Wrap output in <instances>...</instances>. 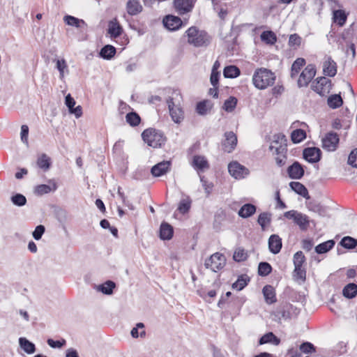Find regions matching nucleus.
Masks as SVG:
<instances>
[{
	"instance_id": "nucleus-16",
	"label": "nucleus",
	"mask_w": 357,
	"mask_h": 357,
	"mask_svg": "<svg viewBox=\"0 0 357 357\" xmlns=\"http://www.w3.org/2000/svg\"><path fill=\"white\" fill-rule=\"evenodd\" d=\"M192 165L198 172H204L209 168L208 160L203 155H195Z\"/></svg>"
},
{
	"instance_id": "nucleus-53",
	"label": "nucleus",
	"mask_w": 357,
	"mask_h": 357,
	"mask_svg": "<svg viewBox=\"0 0 357 357\" xmlns=\"http://www.w3.org/2000/svg\"><path fill=\"white\" fill-rule=\"evenodd\" d=\"M144 327V326L142 323H138L136 327L132 329L131 335L135 338H137L139 336L144 337L145 335Z\"/></svg>"
},
{
	"instance_id": "nucleus-42",
	"label": "nucleus",
	"mask_w": 357,
	"mask_h": 357,
	"mask_svg": "<svg viewBox=\"0 0 357 357\" xmlns=\"http://www.w3.org/2000/svg\"><path fill=\"white\" fill-rule=\"evenodd\" d=\"M340 244L347 249H353L357 246V240L351 236H344L341 240Z\"/></svg>"
},
{
	"instance_id": "nucleus-40",
	"label": "nucleus",
	"mask_w": 357,
	"mask_h": 357,
	"mask_svg": "<svg viewBox=\"0 0 357 357\" xmlns=\"http://www.w3.org/2000/svg\"><path fill=\"white\" fill-rule=\"evenodd\" d=\"M291 137L294 143H300L306 137V133L302 129H296L291 132Z\"/></svg>"
},
{
	"instance_id": "nucleus-31",
	"label": "nucleus",
	"mask_w": 357,
	"mask_h": 357,
	"mask_svg": "<svg viewBox=\"0 0 357 357\" xmlns=\"http://www.w3.org/2000/svg\"><path fill=\"white\" fill-rule=\"evenodd\" d=\"M56 68L59 72V78L63 79L65 75L69 73L67 63L64 59H57L56 61Z\"/></svg>"
},
{
	"instance_id": "nucleus-14",
	"label": "nucleus",
	"mask_w": 357,
	"mask_h": 357,
	"mask_svg": "<svg viewBox=\"0 0 357 357\" xmlns=\"http://www.w3.org/2000/svg\"><path fill=\"white\" fill-rule=\"evenodd\" d=\"M170 165L169 161L159 162L151 168V174L155 177L161 176L169 171Z\"/></svg>"
},
{
	"instance_id": "nucleus-36",
	"label": "nucleus",
	"mask_w": 357,
	"mask_h": 357,
	"mask_svg": "<svg viewBox=\"0 0 357 357\" xmlns=\"http://www.w3.org/2000/svg\"><path fill=\"white\" fill-rule=\"evenodd\" d=\"M271 221V214L269 213H261L259 217L257 222L259 225L261 227L263 230H265L267 226L269 225Z\"/></svg>"
},
{
	"instance_id": "nucleus-12",
	"label": "nucleus",
	"mask_w": 357,
	"mask_h": 357,
	"mask_svg": "<svg viewBox=\"0 0 357 357\" xmlns=\"http://www.w3.org/2000/svg\"><path fill=\"white\" fill-rule=\"evenodd\" d=\"M303 158L311 163L318 162L321 158V150L316 147H308L303 150Z\"/></svg>"
},
{
	"instance_id": "nucleus-28",
	"label": "nucleus",
	"mask_w": 357,
	"mask_h": 357,
	"mask_svg": "<svg viewBox=\"0 0 357 357\" xmlns=\"http://www.w3.org/2000/svg\"><path fill=\"white\" fill-rule=\"evenodd\" d=\"M256 212V206L252 204H245L240 208L238 215L243 218H247L252 215Z\"/></svg>"
},
{
	"instance_id": "nucleus-56",
	"label": "nucleus",
	"mask_w": 357,
	"mask_h": 357,
	"mask_svg": "<svg viewBox=\"0 0 357 357\" xmlns=\"http://www.w3.org/2000/svg\"><path fill=\"white\" fill-rule=\"evenodd\" d=\"M45 231V228L43 225H38L35 230L33 231V237L35 240L38 241L41 238L43 234H44Z\"/></svg>"
},
{
	"instance_id": "nucleus-55",
	"label": "nucleus",
	"mask_w": 357,
	"mask_h": 357,
	"mask_svg": "<svg viewBox=\"0 0 357 357\" xmlns=\"http://www.w3.org/2000/svg\"><path fill=\"white\" fill-rule=\"evenodd\" d=\"M300 350L304 354H311L315 352L314 346L308 342H304L300 346Z\"/></svg>"
},
{
	"instance_id": "nucleus-19",
	"label": "nucleus",
	"mask_w": 357,
	"mask_h": 357,
	"mask_svg": "<svg viewBox=\"0 0 357 357\" xmlns=\"http://www.w3.org/2000/svg\"><path fill=\"white\" fill-rule=\"evenodd\" d=\"M57 189V184L53 180H50L48 184H41L36 186L35 192L37 195H42L50 192H54Z\"/></svg>"
},
{
	"instance_id": "nucleus-7",
	"label": "nucleus",
	"mask_w": 357,
	"mask_h": 357,
	"mask_svg": "<svg viewBox=\"0 0 357 357\" xmlns=\"http://www.w3.org/2000/svg\"><path fill=\"white\" fill-rule=\"evenodd\" d=\"M331 81L325 77L317 78L312 84V89L321 96L329 93L331 89Z\"/></svg>"
},
{
	"instance_id": "nucleus-41",
	"label": "nucleus",
	"mask_w": 357,
	"mask_h": 357,
	"mask_svg": "<svg viewBox=\"0 0 357 357\" xmlns=\"http://www.w3.org/2000/svg\"><path fill=\"white\" fill-rule=\"evenodd\" d=\"M192 200L189 197L181 200L178 204V211L184 214L187 213L191 207Z\"/></svg>"
},
{
	"instance_id": "nucleus-63",
	"label": "nucleus",
	"mask_w": 357,
	"mask_h": 357,
	"mask_svg": "<svg viewBox=\"0 0 357 357\" xmlns=\"http://www.w3.org/2000/svg\"><path fill=\"white\" fill-rule=\"evenodd\" d=\"M66 105L68 107L69 112L71 111L75 105V101L73 98L71 97L70 94H68L65 99Z\"/></svg>"
},
{
	"instance_id": "nucleus-15",
	"label": "nucleus",
	"mask_w": 357,
	"mask_h": 357,
	"mask_svg": "<svg viewBox=\"0 0 357 357\" xmlns=\"http://www.w3.org/2000/svg\"><path fill=\"white\" fill-rule=\"evenodd\" d=\"M287 172L291 178L300 179L304 174V169L298 162H294L288 167Z\"/></svg>"
},
{
	"instance_id": "nucleus-60",
	"label": "nucleus",
	"mask_w": 357,
	"mask_h": 357,
	"mask_svg": "<svg viewBox=\"0 0 357 357\" xmlns=\"http://www.w3.org/2000/svg\"><path fill=\"white\" fill-rule=\"evenodd\" d=\"M200 181L202 183V186L204 187L206 193L207 195H208L213 188V183H208L207 181H206L204 176H200Z\"/></svg>"
},
{
	"instance_id": "nucleus-13",
	"label": "nucleus",
	"mask_w": 357,
	"mask_h": 357,
	"mask_svg": "<svg viewBox=\"0 0 357 357\" xmlns=\"http://www.w3.org/2000/svg\"><path fill=\"white\" fill-rule=\"evenodd\" d=\"M164 26L170 31L178 29L182 25V21L178 17L168 15L163 20Z\"/></svg>"
},
{
	"instance_id": "nucleus-33",
	"label": "nucleus",
	"mask_w": 357,
	"mask_h": 357,
	"mask_svg": "<svg viewBox=\"0 0 357 357\" xmlns=\"http://www.w3.org/2000/svg\"><path fill=\"white\" fill-rule=\"evenodd\" d=\"M335 245L333 240H328L315 247V251L318 254H324L331 250Z\"/></svg>"
},
{
	"instance_id": "nucleus-21",
	"label": "nucleus",
	"mask_w": 357,
	"mask_h": 357,
	"mask_svg": "<svg viewBox=\"0 0 357 357\" xmlns=\"http://www.w3.org/2000/svg\"><path fill=\"white\" fill-rule=\"evenodd\" d=\"M265 301L267 304L271 305L277 301L275 291L274 288L271 285H266L262 289Z\"/></svg>"
},
{
	"instance_id": "nucleus-52",
	"label": "nucleus",
	"mask_w": 357,
	"mask_h": 357,
	"mask_svg": "<svg viewBox=\"0 0 357 357\" xmlns=\"http://www.w3.org/2000/svg\"><path fill=\"white\" fill-rule=\"evenodd\" d=\"M248 281L249 280L247 277L242 275L232 284V287L238 291H241L248 284Z\"/></svg>"
},
{
	"instance_id": "nucleus-26",
	"label": "nucleus",
	"mask_w": 357,
	"mask_h": 357,
	"mask_svg": "<svg viewBox=\"0 0 357 357\" xmlns=\"http://www.w3.org/2000/svg\"><path fill=\"white\" fill-rule=\"evenodd\" d=\"M289 186L297 194L306 199H309L308 191L302 183L297 181H292L289 183Z\"/></svg>"
},
{
	"instance_id": "nucleus-49",
	"label": "nucleus",
	"mask_w": 357,
	"mask_h": 357,
	"mask_svg": "<svg viewBox=\"0 0 357 357\" xmlns=\"http://www.w3.org/2000/svg\"><path fill=\"white\" fill-rule=\"evenodd\" d=\"M236 104L237 99L232 96L229 97L227 100H225L223 105V109L228 112H231L234 109Z\"/></svg>"
},
{
	"instance_id": "nucleus-18",
	"label": "nucleus",
	"mask_w": 357,
	"mask_h": 357,
	"mask_svg": "<svg viewBox=\"0 0 357 357\" xmlns=\"http://www.w3.org/2000/svg\"><path fill=\"white\" fill-rule=\"evenodd\" d=\"M323 70L326 75L334 77L337 73L336 63L331 57H326L324 62Z\"/></svg>"
},
{
	"instance_id": "nucleus-5",
	"label": "nucleus",
	"mask_w": 357,
	"mask_h": 357,
	"mask_svg": "<svg viewBox=\"0 0 357 357\" xmlns=\"http://www.w3.org/2000/svg\"><path fill=\"white\" fill-rule=\"evenodd\" d=\"M284 216L287 219H292L302 231L307 230L310 226V220L309 217L297 211L291 210L287 211L284 213Z\"/></svg>"
},
{
	"instance_id": "nucleus-32",
	"label": "nucleus",
	"mask_w": 357,
	"mask_h": 357,
	"mask_svg": "<svg viewBox=\"0 0 357 357\" xmlns=\"http://www.w3.org/2000/svg\"><path fill=\"white\" fill-rule=\"evenodd\" d=\"M342 294L347 298H354L357 294V284L354 283L348 284L344 287Z\"/></svg>"
},
{
	"instance_id": "nucleus-24",
	"label": "nucleus",
	"mask_w": 357,
	"mask_h": 357,
	"mask_svg": "<svg viewBox=\"0 0 357 357\" xmlns=\"http://www.w3.org/2000/svg\"><path fill=\"white\" fill-rule=\"evenodd\" d=\"M20 348L27 354H33L36 351V346L26 337L19 338Z\"/></svg>"
},
{
	"instance_id": "nucleus-17",
	"label": "nucleus",
	"mask_w": 357,
	"mask_h": 357,
	"mask_svg": "<svg viewBox=\"0 0 357 357\" xmlns=\"http://www.w3.org/2000/svg\"><path fill=\"white\" fill-rule=\"evenodd\" d=\"M174 7L179 14L191 11L193 8L192 0H174Z\"/></svg>"
},
{
	"instance_id": "nucleus-6",
	"label": "nucleus",
	"mask_w": 357,
	"mask_h": 357,
	"mask_svg": "<svg viewBox=\"0 0 357 357\" xmlns=\"http://www.w3.org/2000/svg\"><path fill=\"white\" fill-rule=\"evenodd\" d=\"M226 264V259L222 254L216 252L205 261V266L214 272L222 269Z\"/></svg>"
},
{
	"instance_id": "nucleus-37",
	"label": "nucleus",
	"mask_w": 357,
	"mask_h": 357,
	"mask_svg": "<svg viewBox=\"0 0 357 357\" xmlns=\"http://www.w3.org/2000/svg\"><path fill=\"white\" fill-rule=\"evenodd\" d=\"M305 64V60L303 58L297 59L291 66V77H296L301 68Z\"/></svg>"
},
{
	"instance_id": "nucleus-34",
	"label": "nucleus",
	"mask_w": 357,
	"mask_h": 357,
	"mask_svg": "<svg viewBox=\"0 0 357 357\" xmlns=\"http://www.w3.org/2000/svg\"><path fill=\"white\" fill-rule=\"evenodd\" d=\"M116 54V49L112 45H105L100 52V55L105 59H111Z\"/></svg>"
},
{
	"instance_id": "nucleus-11",
	"label": "nucleus",
	"mask_w": 357,
	"mask_h": 357,
	"mask_svg": "<svg viewBox=\"0 0 357 357\" xmlns=\"http://www.w3.org/2000/svg\"><path fill=\"white\" fill-rule=\"evenodd\" d=\"M225 139L222 142V149L225 152L231 153L237 144V137L233 132H227L225 134Z\"/></svg>"
},
{
	"instance_id": "nucleus-62",
	"label": "nucleus",
	"mask_w": 357,
	"mask_h": 357,
	"mask_svg": "<svg viewBox=\"0 0 357 357\" xmlns=\"http://www.w3.org/2000/svg\"><path fill=\"white\" fill-rule=\"evenodd\" d=\"M308 208L310 211L318 212V211H325L324 208L319 203L310 202L308 204Z\"/></svg>"
},
{
	"instance_id": "nucleus-46",
	"label": "nucleus",
	"mask_w": 357,
	"mask_h": 357,
	"mask_svg": "<svg viewBox=\"0 0 357 357\" xmlns=\"http://www.w3.org/2000/svg\"><path fill=\"white\" fill-rule=\"evenodd\" d=\"M64 22L70 26L79 27L81 24H84L85 22L83 20H79L71 15H66L63 18Z\"/></svg>"
},
{
	"instance_id": "nucleus-58",
	"label": "nucleus",
	"mask_w": 357,
	"mask_h": 357,
	"mask_svg": "<svg viewBox=\"0 0 357 357\" xmlns=\"http://www.w3.org/2000/svg\"><path fill=\"white\" fill-rule=\"evenodd\" d=\"M348 163L357 168V149L351 152L348 158Z\"/></svg>"
},
{
	"instance_id": "nucleus-44",
	"label": "nucleus",
	"mask_w": 357,
	"mask_h": 357,
	"mask_svg": "<svg viewBox=\"0 0 357 357\" xmlns=\"http://www.w3.org/2000/svg\"><path fill=\"white\" fill-rule=\"evenodd\" d=\"M261 39L267 44L273 45L276 42V36L273 31H266L261 34Z\"/></svg>"
},
{
	"instance_id": "nucleus-51",
	"label": "nucleus",
	"mask_w": 357,
	"mask_h": 357,
	"mask_svg": "<svg viewBox=\"0 0 357 357\" xmlns=\"http://www.w3.org/2000/svg\"><path fill=\"white\" fill-rule=\"evenodd\" d=\"M271 266L267 262H261L258 267V273L261 276H266L271 272Z\"/></svg>"
},
{
	"instance_id": "nucleus-25",
	"label": "nucleus",
	"mask_w": 357,
	"mask_h": 357,
	"mask_svg": "<svg viewBox=\"0 0 357 357\" xmlns=\"http://www.w3.org/2000/svg\"><path fill=\"white\" fill-rule=\"evenodd\" d=\"M173 236V228L168 223L163 222L160 225V237L163 240H169Z\"/></svg>"
},
{
	"instance_id": "nucleus-48",
	"label": "nucleus",
	"mask_w": 357,
	"mask_h": 357,
	"mask_svg": "<svg viewBox=\"0 0 357 357\" xmlns=\"http://www.w3.org/2000/svg\"><path fill=\"white\" fill-rule=\"evenodd\" d=\"M115 287V284L112 281H107L105 284L98 286V290L102 291L105 294H111L113 289Z\"/></svg>"
},
{
	"instance_id": "nucleus-35",
	"label": "nucleus",
	"mask_w": 357,
	"mask_h": 357,
	"mask_svg": "<svg viewBox=\"0 0 357 357\" xmlns=\"http://www.w3.org/2000/svg\"><path fill=\"white\" fill-rule=\"evenodd\" d=\"M293 277L296 281L305 282L306 280V270L304 266H294Z\"/></svg>"
},
{
	"instance_id": "nucleus-2",
	"label": "nucleus",
	"mask_w": 357,
	"mask_h": 357,
	"mask_svg": "<svg viewBox=\"0 0 357 357\" xmlns=\"http://www.w3.org/2000/svg\"><path fill=\"white\" fill-rule=\"evenodd\" d=\"M172 119L176 123H181L184 118V112L181 105L183 97L178 91H174L167 100Z\"/></svg>"
},
{
	"instance_id": "nucleus-4",
	"label": "nucleus",
	"mask_w": 357,
	"mask_h": 357,
	"mask_svg": "<svg viewBox=\"0 0 357 357\" xmlns=\"http://www.w3.org/2000/svg\"><path fill=\"white\" fill-rule=\"evenodd\" d=\"M142 137L144 142L146 143L148 146L153 148L161 146L165 141V138L163 135L160 132L153 128L145 130L142 132Z\"/></svg>"
},
{
	"instance_id": "nucleus-57",
	"label": "nucleus",
	"mask_w": 357,
	"mask_h": 357,
	"mask_svg": "<svg viewBox=\"0 0 357 357\" xmlns=\"http://www.w3.org/2000/svg\"><path fill=\"white\" fill-rule=\"evenodd\" d=\"M47 342L48 345L52 348H61L66 343L64 339H62L61 340H54L52 339H48Z\"/></svg>"
},
{
	"instance_id": "nucleus-45",
	"label": "nucleus",
	"mask_w": 357,
	"mask_h": 357,
	"mask_svg": "<svg viewBox=\"0 0 357 357\" xmlns=\"http://www.w3.org/2000/svg\"><path fill=\"white\" fill-rule=\"evenodd\" d=\"M37 165L40 168L46 171L50 168V158L46 154H43L38 158Z\"/></svg>"
},
{
	"instance_id": "nucleus-23",
	"label": "nucleus",
	"mask_w": 357,
	"mask_h": 357,
	"mask_svg": "<svg viewBox=\"0 0 357 357\" xmlns=\"http://www.w3.org/2000/svg\"><path fill=\"white\" fill-rule=\"evenodd\" d=\"M348 14L344 10H335L333 11V20L339 26H342L347 22Z\"/></svg>"
},
{
	"instance_id": "nucleus-20",
	"label": "nucleus",
	"mask_w": 357,
	"mask_h": 357,
	"mask_svg": "<svg viewBox=\"0 0 357 357\" xmlns=\"http://www.w3.org/2000/svg\"><path fill=\"white\" fill-rule=\"evenodd\" d=\"M268 248L273 254H278L282 248V240L279 236L273 234L268 239Z\"/></svg>"
},
{
	"instance_id": "nucleus-22",
	"label": "nucleus",
	"mask_w": 357,
	"mask_h": 357,
	"mask_svg": "<svg viewBox=\"0 0 357 357\" xmlns=\"http://www.w3.org/2000/svg\"><path fill=\"white\" fill-rule=\"evenodd\" d=\"M122 27L116 19H114L109 22L108 33L112 38H116L121 34Z\"/></svg>"
},
{
	"instance_id": "nucleus-9",
	"label": "nucleus",
	"mask_w": 357,
	"mask_h": 357,
	"mask_svg": "<svg viewBox=\"0 0 357 357\" xmlns=\"http://www.w3.org/2000/svg\"><path fill=\"white\" fill-rule=\"evenodd\" d=\"M340 138L337 133L331 132L322 139V148L327 151H334L337 149Z\"/></svg>"
},
{
	"instance_id": "nucleus-10",
	"label": "nucleus",
	"mask_w": 357,
	"mask_h": 357,
	"mask_svg": "<svg viewBox=\"0 0 357 357\" xmlns=\"http://www.w3.org/2000/svg\"><path fill=\"white\" fill-rule=\"evenodd\" d=\"M316 74V69L313 65H307L301 73L298 79V86L303 87L308 85Z\"/></svg>"
},
{
	"instance_id": "nucleus-43",
	"label": "nucleus",
	"mask_w": 357,
	"mask_h": 357,
	"mask_svg": "<svg viewBox=\"0 0 357 357\" xmlns=\"http://www.w3.org/2000/svg\"><path fill=\"white\" fill-rule=\"evenodd\" d=\"M126 119V122L131 126H138L141 121L139 116L135 112L128 113Z\"/></svg>"
},
{
	"instance_id": "nucleus-47",
	"label": "nucleus",
	"mask_w": 357,
	"mask_h": 357,
	"mask_svg": "<svg viewBox=\"0 0 357 357\" xmlns=\"http://www.w3.org/2000/svg\"><path fill=\"white\" fill-rule=\"evenodd\" d=\"M10 201L14 205L17 206H23L26 204V197L20 193L13 195L10 197Z\"/></svg>"
},
{
	"instance_id": "nucleus-61",
	"label": "nucleus",
	"mask_w": 357,
	"mask_h": 357,
	"mask_svg": "<svg viewBox=\"0 0 357 357\" xmlns=\"http://www.w3.org/2000/svg\"><path fill=\"white\" fill-rule=\"evenodd\" d=\"M28 135L29 127L26 125H22L21 127V139L25 144H28Z\"/></svg>"
},
{
	"instance_id": "nucleus-38",
	"label": "nucleus",
	"mask_w": 357,
	"mask_h": 357,
	"mask_svg": "<svg viewBox=\"0 0 357 357\" xmlns=\"http://www.w3.org/2000/svg\"><path fill=\"white\" fill-rule=\"evenodd\" d=\"M342 99L340 95H332L328 98V105L331 108L336 109L342 106Z\"/></svg>"
},
{
	"instance_id": "nucleus-30",
	"label": "nucleus",
	"mask_w": 357,
	"mask_h": 357,
	"mask_svg": "<svg viewBox=\"0 0 357 357\" xmlns=\"http://www.w3.org/2000/svg\"><path fill=\"white\" fill-rule=\"evenodd\" d=\"M126 7L128 13L132 15H137L142 10V6L139 0H129Z\"/></svg>"
},
{
	"instance_id": "nucleus-59",
	"label": "nucleus",
	"mask_w": 357,
	"mask_h": 357,
	"mask_svg": "<svg viewBox=\"0 0 357 357\" xmlns=\"http://www.w3.org/2000/svg\"><path fill=\"white\" fill-rule=\"evenodd\" d=\"M301 43V38L294 33L289 36V44L290 46H299Z\"/></svg>"
},
{
	"instance_id": "nucleus-3",
	"label": "nucleus",
	"mask_w": 357,
	"mask_h": 357,
	"mask_svg": "<svg viewBox=\"0 0 357 357\" xmlns=\"http://www.w3.org/2000/svg\"><path fill=\"white\" fill-rule=\"evenodd\" d=\"M188 43L195 47H206L211 43V37L204 31H199L195 26L190 27L185 32Z\"/></svg>"
},
{
	"instance_id": "nucleus-27",
	"label": "nucleus",
	"mask_w": 357,
	"mask_h": 357,
	"mask_svg": "<svg viewBox=\"0 0 357 357\" xmlns=\"http://www.w3.org/2000/svg\"><path fill=\"white\" fill-rule=\"evenodd\" d=\"M213 107V104L209 100H203L197 104L196 112L199 115H206L210 112Z\"/></svg>"
},
{
	"instance_id": "nucleus-54",
	"label": "nucleus",
	"mask_w": 357,
	"mask_h": 357,
	"mask_svg": "<svg viewBox=\"0 0 357 357\" xmlns=\"http://www.w3.org/2000/svg\"><path fill=\"white\" fill-rule=\"evenodd\" d=\"M248 255L244 249L238 248L234 253V259L236 261H242L247 259Z\"/></svg>"
},
{
	"instance_id": "nucleus-64",
	"label": "nucleus",
	"mask_w": 357,
	"mask_h": 357,
	"mask_svg": "<svg viewBox=\"0 0 357 357\" xmlns=\"http://www.w3.org/2000/svg\"><path fill=\"white\" fill-rule=\"evenodd\" d=\"M219 73L211 72L210 81L213 87H216L218 85Z\"/></svg>"
},
{
	"instance_id": "nucleus-29",
	"label": "nucleus",
	"mask_w": 357,
	"mask_h": 357,
	"mask_svg": "<svg viewBox=\"0 0 357 357\" xmlns=\"http://www.w3.org/2000/svg\"><path fill=\"white\" fill-rule=\"evenodd\" d=\"M259 344L271 343L274 345H278L280 340L273 333L270 332L264 335L259 341Z\"/></svg>"
},
{
	"instance_id": "nucleus-39",
	"label": "nucleus",
	"mask_w": 357,
	"mask_h": 357,
	"mask_svg": "<svg viewBox=\"0 0 357 357\" xmlns=\"http://www.w3.org/2000/svg\"><path fill=\"white\" fill-rule=\"evenodd\" d=\"M223 75L227 78H234L240 75V70L235 66H229L225 68Z\"/></svg>"
},
{
	"instance_id": "nucleus-50",
	"label": "nucleus",
	"mask_w": 357,
	"mask_h": 357,
	"mask_svg": "<svg viewBox=\"0 0 357 357\" xmlns=\"http://www.w3.org/2000/svg\"><path fill=\"white\" fill-rule=\"evenodd\" d=\"M294 266H304L305 262V257L301 251L296 252L293 258Z\"/></svg>"
},
{
	"instance_id": "nucleus-8",
	"label": "nucleus",
	"mask_w": 357,
	"mask_h": 357,
	"mask_svg": "<svg viewBox=\"0 0 357 357\" xmlns=\"http://www.w3.org/2000/svg\"><path fill=\"white\" fill-rule=\"evenodd\" d=\"M230 175L236 179H241L250 174V171L245 166L236 161L231 162L228 165Z\"/></svg>"
},
{
	"instance_id": "nucleus-1",
	"label": "nucleus",
	"mask_w": 357,
	"mask_h": 357,
	"mask_svg": "<svg viewBox=\"0 0 357 357\" xmlns=\"http://www.w3.org/2000/svg\"><path fill=\"white\" fill-rule=\"evenodd\" d=\"M275 73L266 68L255 70L252 75V84L258 89L263 90L272 86L275 81Z\"/></svg>"
}]
</instances>
